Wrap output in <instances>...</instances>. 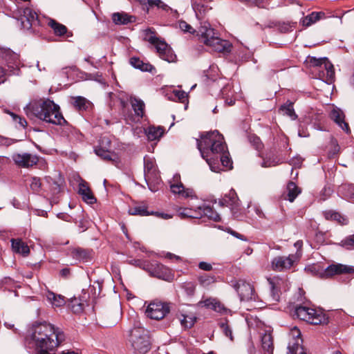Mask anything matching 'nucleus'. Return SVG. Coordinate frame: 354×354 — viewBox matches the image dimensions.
I'll use <instances>...</instances> for the list:
<instances>
[{"label":"nucleus","instance_id":"59","mask_svg":"<svg viewBox=\"0 0 354 354\" xmlns=\"http://www.w3.org/2000/svg\"><path fill=\"white\" fill-rule=\"evenodd\" d=\"M331 147L333 148V150L331 151H330L329 156H333L338 153V151L339 150V147L335 140H332L331 141Z\"/></svg>","mask_w":354,"mask_h":354},{"label":"nucleus","instance_id":"31","mask_svg":"<svg viewBox=\"0 0 354 354\" xmlns=\"http://www.w3.org/2000/svg\"><path fill=\"white\" fill-rule=\"evenodd\" d=\"M12 249L18 254L24 256H27L30 252L29 247L27 244L23 242L21 239H11Z\"/></svg>","mask_w":354,"mask_h":354},{"label":"nucleus","instance_id":"22","mask_svg":"<svg viewBox=\"0 0 354 354\" xmlns=\"http://www.w3.org/2000/svg\"><path fill=\"white\" fill-rule=\"evenodd\" d=\"M330 116L331 119L345 132H350L348 123L344 120L345 115L344 112L339 108H333L330 112Z\"/></svg>","mask_w":354,"mask_h":354},{"label":"nucleus","instance_id":"63","mask_svg":"<svg viewBox=\"0 0 354 354\" xmlns=\"http://www.w3.org/2000/svg\"><path fill=\"white\" fill-rule=\"evenodd\" d=\"M165 257L169 259H175L176 261H180L181 260L180 257L177 256V255H176L174 254H172V253H170V252L167 253Z\"/></svg>","mask_w":354,"mask_h":354},{"label":"nucleus","instance_id":"20","mask_svg":"<svg viewBox=\"0 0 354 354\" xmlns=\"http://www.w3.org/2000/svg\"><path fill=\"white\" fill-rule=\"evenodd\" d=\"M198 308L205 307L207 309H212L220 313H226L228 310L224 305L216 298H207L201 300L196 304Z\"/></svg>","mask_w":354,"mask_h":354},{"label":"nucleus","instance_id":"6","mask_svg":"<svg viewBox=\"0 0 354 354\" xmlns=\"http://www.w3.org/2000/svg\"><path fill=\"white\" fill-rule=\"evenodd\" d=\"M129 342L135 351L145 354L150 349L148 331L137 323L130 330Z\"/></svg>","mask_w":354,"mask_h":354},{"label":"nucleus","instance_id":"19","mask_svg":"<svg viewBox=\"0 0 354 354\" xmlns=\"http://www.w3.org/2000/svg\"><path fill=\"white\" fill-rule=\"evenodd\" d=\"M218 203L221 206L229 207L233 214L238 212L240 206L238 196L234 189H231L227 194H225L222 199L219 200Z\"/></svg>","mask_w":354,"mask_h":354},{"label":"nucleus","instance_id":"37","mask_svg":"<svg viewBox=\"0 0 354 354\" xmlns=\"http://www.w3.org/2000/svg\"><path fill=\"white\" fill-rule=\"evenodd\" d=\"M73 100V104L78 111H86L91 107V102L84 97L77 96Z\"/></svg>","mask_w":354,"mask_h":354},{"label":"nucleus","instance_id":"52","mask_svg":"<svg viewBox=\"0 0 354 354\" xmlns=\"http://www.w3.org/2000/svg\"><path fill=\"white\" fill-rule=\"evenodd\" d=\"M8 113L11 115L13 120L17 122L21 127L25 128L27 126V122L24 118H22L10 111H8Z\"/></svg>","mask_w":354,"mask_h":354},{"label":"nucleus","instance_id":"58","mask_svg":"<svg viewBox=\"0 0 354 354\" xmlns=\"http://www.w3.org/2000/svg\"><path fill=\"white\" fill-rule=\"evenodd\" d=\"M308 312V317H311V319H315V318H317V315H326L323 312L310 308H309Z\"/></svg>","mask_w":354,"mask_h":354},{"label":"nucleus","instance_id":"18","mask_svg":"<svg viewBox=\"0 0 354 354\" xmlns=\"http://www.w3.org/2000/svg\"><path fill=\"white\" fill-rule=\"evenodd\" d=\"M111 145L110 140L106 137H103L100 141V146L95 149V153L105 160H111L115 154L109 150Z\"/></svg>","mask_w":354,"mask_h":354},{"label":"nucleus","instance_id":"48","mask_svg":"<svg viewBox=\"0 0 354 354\" xmlns=\"http://www.w3.org/2000/svg\"><path fill=\"white\" fill-rule=\"evenodd\" d=\"M342 189L344 192V196L351 201H354V185L342 186Z\"/></svg>","mask_w":354,"mask_h":354},{"label":"nucleus","instance_id":"11","mask_svg":"<svg viewBox=\"0 0 354 354\" xmlns=\"http://www.w3.org/2000/svg\"><path fill=\"white\" fill-rule=\"evenodd\" d=\"M169 312V308L167 304L154 301L149 304L145 313L148 317L159 320L164 318Z\"/></svg>","mask_w":354,"mask_h":354},{"label":"nucleus","instance_id":"51","mask_svg":"<svg viewBox=\"0 0 354 354\" xmlns=\"http://www.w3.org/2000/svg\"><path fill=\"white\" fill-rule=\"evenodd\" d=\"M178 27L180 30H182L185 32H189L192 34H194L196 32V30L185 21H178Z\"/></svg>","mask_w":354,"mask_h":354},{"label":"nucleus","instance_id":"26","mask_svg":"<svg viewBox=\"0 0 354 354\" xmlns=\"http://www.w3.org/2000/svg\"><path fill=\"white\" fill-rule=\"evenodd\" d=\"M78 192L82 196V199L87 203L93 204L95 203L96 199L86 182L82 181L80 183Z\"/></svg>","mask_w":354,"mask_h":354},{"label":"nucleus","instance_id":"9","mask_svg":"<svg viewBox=\"0 0 354 354\" xmlns=\"http://www.w3.org/2000/svg\"><path fill=\"white\" fill-rule=\"evenodd\" d=\"M144 174L149 189L153 192H156L160 183L159 174L153 161L149 158H144Z\"/></svg>","mask_w":354,"mask_h":354},{"label":"nucleus","instance_id":"43","mask_svg":"<svg viewBox=\"0 0 354 354\" xmlns=\"http://www.w3.org/2000/svg\"><path fill=\"white\" fill-rule=\"evenodd\" d=\"M283 114L289 116L291 119L295 120L297 115L295 113L292 102H288L280 107L279 109Z\"/></svg>","mask_w":354,"mask_h":354},{"label":"nucleus","instance_id":"8","mask_svg":"<svg viewBox=\"0 0 354 354\" xmlns=\"http://www.w3.org/2000/svg\"><path fill=\"white\" fill-rule=\"evenodd\" d=\"M308 62L315 68V71L319 73L318 77L320 80L328 84H330L333 81L334 67L326 57L319 59L309 57Z\"/></svg>","mask_w":354,"mask_h":354},{"label":"nucleus","instance_id":"12","mask_svg":"<svg viewBox=\"0 0 354 354\" xmlns=\"http://www.w3.org/2000/svg\"><path fill=\"white\" fill-rule=\"evenodd\" d=\"M232 286L237 292L241 301H248L254 299V288L252 286L239 279L232 281Z\"/></svg>","mask_w":354,"mask_h":354},{"label":"nucleus","instance_id":"24","mask_svg":"<svg viewBox=\"0 0 354 354\" xmlns=\"http://www.w3.org/2000/svg\"><path fill=\"white\" fill-rule=\"evenodd\" d=\"M136 17L126 12H115L112 15V20L116 25H127L136 21Z\"/></svg>","mask_w":354,"mask_h":354},{"label":"nucleus","instance_id":"28","mask_svg":"<svg viewBox=\"0 0 354 354\" xmlns=\"http://www.w3.org/2000/svg\"><path fill=\"white\" fill-rule=\"evenodd\" d=\"M197 212L200 214L198 218L207 217L214 221H219L221 220L219 214L214 212L209 206L204 205L203 207H198L197 208Z\"/></svg>","mask_w":354,"mask_h":354},{"label":"nucleus","instance_id":"53","mask_svg":"<svg viewBox=\"0 0 354 354\" xmlns=\"http://www.w3.org/2000/svg\"><path fill=\"white\" fill-rule=\"evenodd\" d=\"M102 288V282L100 281H95L94 282L93 285L91 287V291H93L94 290L93 292V297H98L101 294Z\"/></svg>","mask_w":354,"mask_h":354},{"label":"nucleus","instance_id":"4","mask_svg":"<svg viewBox=\"0 0 354 354\" xmlns=\"http://www.w3.org/2000/svg\"><path fill=\"white\" fill-rule=\"evenodd\" d=\"M198 35L201 41L214 51L223 53L231 51L232 47L231 43L218 37L214 29L207 21L201 24Z\"/></svg>","mask_w":354,"mask_h":354},{"label":"nucleus","instance_id":"16","mask_svg":"<svg viewBox=\"0 0 354 354\" xmlns=\"http://www.w3.org/2000/svg\"><path fill=\"white\" fill-rule=\"evenodd\" d=\"M309 308L306 306H298L295 309V315L298 318L301 320H304L306 322H308L311 324L317 325V324H325L328 323V318L326 315H317V318L311 319V317H308Z\"/></svg>","mask_w":354,"mask_h":354},{"label":"nucleus","instance_id":"14","mask_svg":"<svg viewBox=\"0 0 354 354\" xmlns=\"http://www.w3.org/2000/svg\"><path fill=\"white\" fill-rule=\"evenodd\" d=\"M148 269L151 276L167 281H171L174 279V276L171 270L161 263H151Z\"/></svg>","mask_w":354,"mask_h":354},{"label":"nucleus","instance_id":"49","mask_svg":"<svg viewBox=\"0 0 354 354\" xmlns=\"http://www.w3.org/2000/svg\"><path fill=\"white\" fill-rule=\"evenodd\" d=\"M182 288L188 296H193L195 292L196 286L193 282H185L182 284Z\"/></svg>","mask_w":354,"mask_h":354},{"label":"nucleus","instance_id":"35","mask_svg":"<svg viewBox=\"0 0 354 354\" xmlns=\"http://www.w3.org/2000/svg\"><path fill=\"white\" fill-rule=\"evenodd\" d=\"M130 64L136 68L140 69L142 71H152L154 67L149 63H145L140 58L133 57L130 59Z\"/></svg>","mask_w":354,"mask_h":354},{"label":"nucleus","instance_id":"61","mask_svg":"<svg viewBox=\"0 0 354 354\" xmlns=\"http://www.w3.org/2000/svg\"><path fill=\"white\" fill-rule=\"evenodd\" d=\"M252 142H254V145L256 146L257 149L259 150L260 149H261L262 143L261 142V140L259 138H257V137L254 138Z\"/></svg>","mask_w":354,"mask_h":354},{"label":"nucleus","instance_id":"45","mask_svg":"<svg viewBox=\"0 0 354 354\" xmlns=\"http://www.w3.org/2000/svg\"><path fill=\"white\" fill-rule=\"evenodd\" d=\"M147 3L149 7L156 6L158 8L162 9L166 12H168L169 10H171L170 7L161 0H147Z\"/></svg>","mask_w":354,"mask_h":354},{"label":"nucleus","instance_id":"44","mask_svg":"<svg viewBox=\"0 0 354 354\" xmlns=\"http://www.w3.org/2000/svg\"><path fill=\"white\" fill-rule=\"evenodd\" d=\"M196 317L194 315H181L180 317V321L181 325L185 328H191L194 326L196 322Z\"/></svg>","mask_w":354,"mask_h":354},{"label":"nucleus","instance_id":"1","mask_svg":"<svg viewBox=\"0 0 354 354\" xmlns=\"http://www.w3.org/2000/svg\"><path fill=\"white\" fill-rule=\"evenodd\" d=\"M197 147L212 171L218 173L221 170L220 162L226 169L232 168L223 136L218 131L202 136L200 140H197Z\"/></svg>","mask_w":354,"mask_h":354},{"label":"nucleus","instance_id":"23","mask_svg":"<svg viewBox=\"0 0 354 354\" xmlns=\"http://www.w3.org/2000/svg\"><path fill=\"white\" fill-rule=\"evenodd\" d=\"M170 189L174 194H177L179 197L183 198L196 197L194 190L190 188H185L180 182L171 184Z\"/></svg>","mask_w":354,"mask_h":354},{"label":"nucleus","instance_id":"27","mask_svg":"<svg viewBox=\"0 0 354 354\" xmlns=\"http://www.w3.org/2000/svg\"><path fill=\"white\" fill-rule=\"evenodd\" d=\"M324 18H326V14L324 12H313L303 17L301 20V24L303 26L308 27Z\"/></svg>","mask_w":354,"mask_h":354},{"label":"nucleus","instance_id":"10","mask_svg":"<svg viewBox=\"0 0 354 354\" xmlns=\"http://www.w3.org/2000/svg\"><path fill=\"white\" fill-rule=\"evenodd\" d=\"M301 257V252H298L288 257L279 256L274 257L271 261L273 270L281 272L290 269L294 263Z\"/></svg>","mask_w":354,"mask_h":354},{"label":"nucleus","instance_id":"39","mask_svg":"<svg viewBox=\"0 0 354 354\" xmlns=\"http://www.w3.org/2000/svg\"><path fill=\"white\" fill-rule=\"evenodd\" d=\"M177 213L178 216L182 218H198V216H200V214L198 213L197 209H192L189 208H183L180 207L177 210Z\"/></svg>","mask_w":354,"mask_h":354},{"label":"nucleus","instance_id":"55","mask_svg":"<svg viewBox=\"0 0 354 354\" xmlns=\"http://www.w3.org/2000/svg\"><path fill=\"white\" fill-rule=\"evenodd\" d=\"M41 180L39 178L34 177L32 178L31 183H30V187L31 189L37 192L41 188Z\"/></svg>","mask_w":354,"mask_h":354},{"label":"nucleus","instance_id":"29","mask_svg":"<svg viewBox=\"0 0 354 354\" xmlns=\"http://www.w3.org/2000/svg\"><path fill=\"white\" fill-rule=\"evenodd\" d=\"M130 102L134 111L135 116L138 118V120H139L144 115L145 103L142 100L136 97H131Z\"/></svg>","mask_w":354,"mask_h":354},{"label":"nucleus","instance_id":"33","mask_svg":"<svg viewBox=\"0 0 354 354\" xmlns=\"http://www.w3.org/2000/svg\"><path fill=\"white\" fill-rule=\"evenodd\" d=\"M301 338H297L289 341L288 348V354H306L304 351Z\"/></svg>","mask_w":354,"mask_h":354},{"label":"nucleus","instance_id":"38","mask_svg":"<svg viewBox=\"0 0 354 354\" xmlns=\"http://www.w3.org/2000/svg\"><path fill=\"white\" fill-rule=\"evenodd\" d=\"M47 299L50 304L56 307H59L65 304L64 297L62 295H57L53 292H48L46 294Z\"/></svg>","mask_w":354,"mask_h":354},{"label":"nucleus","instance_id":"62","mask_svg":"<svg viewBox=\"0 0 354 354\" xmlns=\"http://www.w3.org/2000/svg\"><path fill=\"white\" fill-rule=\"evenodd\" d=\"M294 245L297 249L296 252H301V255L302 254L301 248H302V246H303L302 241L299 240V241H296Z\"/></svg>","mask_w":354,"mask_h":354},{"label":"nucleus","instance_id":"56","mask_svg":"<svg viewBox=\"0 0 354 354\" xmlns=\"http://www.w3.org/2000/svg\"><path fill=\"white\" fill-rule=\"evenodd\" d=\"M289 335L292 338V339L301 338V332L299 330V328L296 326L291 328Z\"/></svg>","mask_w":354,"mask_h":354},{"label":"nucleus","instance_id":"50","mask_svg":"<svg viewBox=\"0 0 354 354\" xmlns=\"http://www.w3.org/2000/svg\"><path fill=\"white\" fill-rule=\"evenodd\" d=\"M71 307L75 313H79L84 309V305L76 298L71 301Z\"/></svg>","mask_w":354,"mask_h":354},{"label":"nucleus","instance_id":"60","mask_svg":"<svg viewBox=\"0 0 354 354\" xmlns=\"http://www.w3.org/2000/svg\"><path fill=\"white\" fill-rule=\"evenodd\" d=\"M198 268L205 271H210L212 270V266L207 262L201 261L198 264Z\"/></svg>","mask_w":354,"mask_h":354},{"label":"nucleus","instance_id":"2","mask_svg":"<svg viewBox=\"0 0 354 354\" xmlns=\"http://www.w3.org/2000/svg\"><path fill=\"white\" fill-rule=\"evenodd\" d=\"M25 111L30 118H37L48 123L63 126L62 133L71 140L77 138L80 135L77 129L68 124L59 106L52 100L32 101L26 106Z\"/></svg>","mask_w":354,"mask_h":354},{"label":"nucleus","instance_id":"41","mask_svg":"<svg viewBox=\"0 0 354 354\" xmlns=\"http://www.w3.org/2000/svg\"><path fill=\"white\" fill-rule=\"evenodd\" d=\"M71 253L73 257L80 261H87L89 258L87 251L81 248H75Z\"/></svg>","mask_w":354,"mask_h":354},{"label":"nucleus","instance_id":"46","mask_svg":"<svg viewBox=\"0 0 354 354\" xmlns=\"http://www.w3.org/2000/svg\"><path fill=\"white\" fill-rule=\"evenodd\" d=\"M220 328L223 332V333L227 337H229L230 340H233V335L232 330L230 326L227 322H221L220 324Z\"/></svg>","mask_w":354,"mask_h":354},{"label":"nucleus","instance_id":"42","mask_svg":"<svg viewBox=\"0 0 354 354\" xmlns=\"http://www.w3.org/2000/svg\"><path fill=\"white\" fill-rule=\"evenodd\" d=\"M198 282L201 286L207 288L216 282V278L214 275L203 274L198 277Z\"/></svg>","mask_w":354,"mask_h":354},{"label":"nucleus","instance_id":"40","mask_svg":"<svg viewBox=\"0 0 354 354\" xmlns=\"http://www.w3.org/2000/svg\"><path fill=\"white\" fill-rule=\"evenodd\" d=\"M129 213L131 215L148 216L150 213L147 211L145 205H136L129 209Z\"/></svg>","mask_w":354,"mask_h":354},{"label":"nucleus","instance_id":"47","mask_svg":"<svg viewBox=\"0 0 354 354\" xmlns=\"http://www.w3.org/2000/svg\"><path fill=\"white\" fill-rule=\"evenodd\" d=\"M340 245L347 250L354 249V234L346 237L341 241Z\"/></svg>","mask_w":354,"mask_h":354},{"label":"nucleus","instance_id":"17","mask_svg":"<svg viewBox=\"0 0 354 354\" xmlns=\"http://www.w3.org/2000/svg\"><path fill=\"white\" fill-rule=\"evenodd\" d=\"M268 281L270 286L271 297L272 300L274 301H279L281 290H286V281L278 276L268 278Z\"/></svg>","mask_w":354,"mask_h":354},{"label":"nucleus","instance_id":"36","mask_svg":"<svg viewBox=\"0 0 354 354\" xmlns=\"http://www.w3.org/2000/svg\"><path fill=\"white\" fill-rule=\"evenodd\" d=\"M324 214L327 220L335 221L341 225H346L348 223V218L339 212L330 210L325 212Z\"/></svg>","mask_w":354,"mask_h":354},{"label":"nucleus","instance_id":"3","mask_svg":"<svg viewBox=\"0 0 354 354\" xmlns=\"http://www.w3.org/2000/svg\"><path fill=\"white\" fill-rule=\"evenodd\" d=\"M32 330L31 337L38 354H55L56 348L65 339L63 331L47 322L35 323Z\"/></svg>","mask_w":354,"mask_h":354},{"label":"nucleus","instance_id":"21","mask_svg":"<svg viewBox=\"0 0 354 354\" xmlns=\"http://www.w3.org/2000/svg\"><path fill=\"white\" fill-rule=\"evenodd\" d=\"M21 26L25 28H30L37 19V13L30 8H24L19 11Z\"/></svg>","mask_w":354,"mask_h":354},{"label":"nucleus","instance_id":"30","mask_svg":"<svg viewBox=\"0 0 354 354\" xmlns=\"http://www.w3.org/2000/svg\"><path fill=\"white\" fill-rule=\"evenodd\" d=\"M261 346L263 354H272L274 346L272 336L270 333L266 332L261 335Z\"/></svg>","mask_w":354,"mask_h":354},{"label":"nucleus","instance_id":"54","mask_svg":"<svg viewBox=\"0 0 354 354\" xmlns=\"http://www.w3.org/2000/svg\"><path fill=\"white\" fill-rule=\"evenodd\" d=\"M174 95L181 102H184L187 97V93L180 90H174L173 91Z\"/></svg>","mask_w":354,"mask_h":354},{"label":"nucleus","instance_id":"32","mask_svg":"<svg viewBox=\"0 0 354 354\" xmlns=\"http://www.w3.org/2000/svg\"><path fill=\"white\" fill-rule=\"evenodd\" d=\"M165 133V129L162 127L150 126L145 129V133L148 140L151 141L159 140Z\"/></svg>","mask_w":354,"mask_h":354},{"label":"nucleus","instance_id":"34","mask_svg":"<svg viewBox=\"0 0 354 354\" xmlns=\"http://www.w3.org/2000/svg\"><path fill=\"white\" fill-rule=\"evenodd\" d=\"M287 194L284 196L286 200L293 202L297 196L300 194L301 190L293 182H289L286 187Z\"/></svg>","mask_w":354,"mask_h":354},{"label":"nucleus","instance_id":"5","mask_svg":"<svg viewBox=\"0 0 354 354\" xmlns=\"http://www.w3.org/2000/svg\"><path fill=\"white\" fill-rule=\"evenodd\" d=\"M0 58L6 68L0 66V84L6 81V76L19 75L21 62L19 56L10 49L0 48Z\"/></svg>","mask_w":354,"mask_h":354},{"label":"nucleus","instance_id":"13","mask_svg":"<svg viewBox=\"0 0 354 354\" xmlns=\"http://www.w3.org/2000/svg\"><path fill=\"white\" fill-rule=\"evenodd\" d=\"M354 274V267L342 263H334L328 266L321 274L322 278H330L335 275Z\"/></svg>","mask_w":354,"mask_h":354},{"label":"nucleus","instance_id":"15","mask_svg":"<svg viewBox=\"0 0 354 354\" xmlns=\"http://www.w3.org/2000/svg\"><path fill=\"white\" fill-rule=\"evenodd\" d=\"M12 159L16 165L23 168L31 167L37 165L39 161L38 156L29 153H14Z\"/></svg>","mask_w":354,"mask_h":354},{"label":"nucleus","instance_id":"25","mask_svg":"<svg viewBox=\"0 0 354 354\" xmlns=\"http://www.w3.org/2000/svg\"><path fill=\"white\" fill-rule=\"evenodd\" d=\"M48 25L53 29L56 36L62 37L66 35L67 37H71L73 35L72 32L68 31L67 28L64 25L57 22L55 19H49Z\"/></svg>","mask_w":354,"mask_h":354},{"label":"nucleus","instance_id":"7","mask_svg":"<svg viewBox=\"0 0 354 354\" xmlns=\"http://www.w3.org/2000/svg\"><path fill=\"white\" fill-rule=\"evenodd\" d=\"M145 39L155 47L162 59L169 63L176 62L177 57L172 48L164 40L157 37L150 29L146 30Z\"/></svg>","mask_w":354,"mask_h":354},{"label":"nucleus","instance_id":"57","mask_svg":"<svg viewBox=\"0 0 354 354\" xmlns=\"http://www.w3.org/2000/svg\"><path fill=\"white\" fill-rule=\"evenodd\" d=\"M277 164V162L275 161L274 159L271 160L270 158H265L263 159L261 166L263 167H270L272 166H275Z\"/></svg>","mask_w":354,"mask_h":354},{"label":"nucleus","instance_id":"64","mask_svg":"<svg viewBox=\"0 0 354 354\" xmlns=\"http://www.w3.org/2000/svg\"><path fill=\"white\" fill-rule=\"evenodd\" d=\"M292 164L295 165H300L301 163V158H293L292 160Z\"/></svg>","mask_w":354,"mask_h":354}]
</instances>
